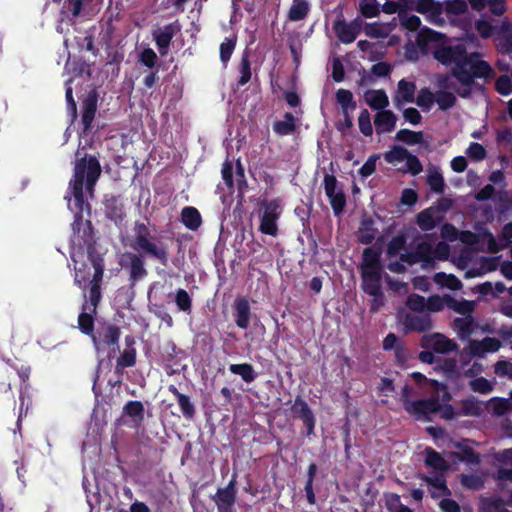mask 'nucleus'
I'll return each mask as SVG.
<instances>
[{
	"label": "nucleus",
	"instance_id": "603ef678",
	"mask_svg": "<svg viewBox=\"0 0 512 512\" xmlns=\"http://www.w3.org/2000/svg\"><path fill=\"white\" fill-rule=\"evenodd\" d=\"M481 512H507L504 509V504L500 500H487L484 501L481 507Z\"/></svg>",
	"mask_w": 512,
	"mask_h": 512
},
{
	"label": "nucleus",
	"instance_id": "ddd939ff",
	"mask_svg": "<svg viewBox=\"0 0 512 512\" xmlns=\"http://www.w3.org/2000/svg\"><path fill=\"white\" fill-rule=\"evenodd\" d=\"M501 347V342L494 337H485L482 340H472L465 348L470 355L484 357L487 353H495Z\"/></svg>",
	"mask_w": 512,
	"mask_h": 512
},
{
	"label": "nucleus",
	"instance_id": "7c9ffc66",
	"mask_svg": "<svg viewBox=\"0 0 512 512\" xmlns=\"http://www.w3.org/2000/svg\"><path fill=\"white\" fill-rule=\"evenodd\" d=\"M449 302H450L449 295H445V296L434 295L427 299L425 306L429 311L438 312V311L443 310L445 307H449Z\"/></svg>",
	"mask_w": 512,
	"mask_h": 512
},
{
	"label": "nucleus",
	"instance_id": "f3484780",
	"mask_svg": "<svg viewBox=\"0 0 512 512\" xmlns=\"http://www.w3.org/2000/svg\"><path fill=\"white\" fill-rule=\"evenodd\" d=\"M439 211L436 208H428L420 212L417 216V223L422 230H431L438 220Z\"/></svg>",
	"mask_w": 512,
	"mask_h": 512
},
{
	"label": "nucleus",
	"instance_id": "39448f33",
	"mask_svg": "<svg viewBox=\"0 0 512 512\" xmlns=\"http://www.w3.org/2000/svg\"><path fill=\"white\" fill-rule=\"evenodd\" d=\"M379 257V252L372 248H366L363 252L361 265L363 288L372 296H377L380 292L382 270Z\"/></svg>",
	"mask_w": 512,
	"mask_h": 512
},
{
	"label": "nucleus",
	"instance_id": "9d476101",
	"mask_svg": "<svg viewBox=\"0 0 512 512\" xmlns=\"http://www.w3.org/2000/svg\"><path fill=\"white\" fill-rule=\"evenodd\" d=\"M281 207L277 201L264 203L260 212V231L270 236L278 232L277 221L281 215Z\"/></svg>",
	"mask_w": 512,
	"mask_h": 512
},
{
	"label": "nucleus",
	"instance_id": "f704fd0d",
	"mask_svg": "<svg viewBox=\"0 0 512 512\" xmlns=\"http://www.w3.org/2000/svg\"><path fill=\"white\" fill-rule=\"evenodd\" d=\"M427 182L433 191L441 192L443 190L444 180L441 173L436 168L428 169Z\"/></svg>",
	"mask_w": 512,
	"mask_h": 512
},
{
	"label": "nucleus",
	"instance_id": "a19ab883",
	"mask_svg": "<svg viewBox=\"0 0 512 512\" xmlns=\"http://www.w3.org/2000/svg\"><path fill=\"white\" fill-rule=\"evenodd\" d=\"M396 138L399 141L413 145V144H417V143L421 142L422 134L418 133V132L409 131V130H400L399 132H397Z\"/></svg>",
	"mask_w": 512,
	"mask_h": 512
},
{
	"label": "nucleus",
	"instance_id": "bf43d9fd",
	"mask_svg": "<svg viewBox=\"0 0 512 512\" xmlns=\"http://www.w3.org/2000/svg\"><path fill=\"white\" fill-rule=\"evenodd\" d=\"M386 506L391 512H398L405 507L401 504L399 496L395 494L386 497Z\"/></svg>",
	"mask_w": 512,
	"mask_h": 512
},
{
	"label": "nucleus",
	"instance_id": "423d86ee",
	"mask_svg": "<svg viewBox=\"0 0 512 512\" xmlns=\"http://www.w3.org/2000/svg\"><path fill=\"white\" fill-rule=\"evenodd\" d=\"M459 239L462 243L473 245L481 243L487 246V250L491 253H496L505 248L508 242L512 239V222L504 226L501 234V243H497L492 233L483 231L477 235L471 232H461Z\"/></svg>",
	"mask_w": 512,
	"mask_h": 512
},
{
	"label": "nucleus",
	"instance_id": "e2e57ef3",
	"mask_svg": "<svg viewBox=\"0 0 512 512\" xmlns=\"http://www.w3.org/2000/svg\"><path fill=\"white\" fill-rule=\"evenodd\" d=\"M377 157H370L360 168L359 173L362 177L370 176L376 169Z\"/></svg>",
	"mask_w": 512,
	"mask_h": 512
},
{
	"label": "nucleus",
	"instance_id": "0eeeda50",
	"mask_svg": "<svg viewBox=\"0 0 512 512\" xmlns=\"http://www.w3.org/2000/svg\"><path fill=\"white\" fill-rule=\"evenodd\" d=\"M470 256L471 251L467 249L460 257L453 258V263L458 268L466 270L467 278L482 276L488 272L495 270L498 266V259L495 257H482L478 261H476L472 266H470Z\"/></svg>",
	"mask_w": 512,
	"mask_h": 512
},
{
	"label": "nucleus",
	"instance_id": "f03ea898",
	"mask_svg": "<svg viewBox=\"0 0 512 512\" xmlns=\"http://www.w3.org/2000/svg\"><path fill=\"white\" fill-rule=\"evenodd\" d=\"M101 174L99 162L94 157L83 158L75 165L74 178L70 182L72 197H65L68 208L74 212L73 229L79 239L87 241L92 234L89 220H84V214H89L88 199L92 197L93 187Z\"/></svg>",
	"mask_w": 512,
	"mask_h": 512
},
{
	"label": "nucleus",
	"instance_id": "c9c22d12",
	"mask_svg": "<svg viewBox=\"0 0 512 512\" xmlns=\"http://www.w3.org/2000/svg\"><path fill=\"white\" fill-rule=\"evenodd\" d=\"M499 461L503 462L507 466H511L510 469L503 468L499 471L500 479H509L512 480V449L506 450L499 454Z\"/></svg>",
	"mask_w": 512,
	"mask_h": 512
},
{
	"label": "nucleus",
	"instance_id": "4c0bfd02",
	"mask_svg": "<svg viewBox=\"0 0 512 512\" xmlns=\"http://www.w3.org/2000/svg\"><path fill=\"white\" fill-rule=\"evenodd\" d=\"M474 302L468 300H454L450 297L449 307L459 314H470L474 310Z\"/></svg>",
	"mask_w": 512,
	"mask_h": 512
},
{
	"label": "nucleus",
	"instance_id": "e433bc0d",
	"mask_svg": "<svg viewBox=\"0 0 512 512\" xmlns=\"http://www.w3.org/2000/svg\"><path fill=\"white\" fill-rule=\"evenodd\" d=\"M425 462L428 466L436 470H444L447 468L446 461L437 452L431 449L426 450Z\"/></svg>",
	"mask_w": 512,
	"mask_h": 512
},
{
	"label": "nucleus",
	"instance_id": "c03bdc74",
	"mask_svg": "<svg viewBox=\"0 0 512 512\" xmlns=\"http://www.w3.org/2000/svg\"><path fill=\"white\" fill-rule=\"evenodd\" d=\"M435 101L440 109H448L454 104L455 97L450 92H439L435 95Z\"/></svg>",
	"mask_w": 512,
	"mask_h": 512
},
{
	"label": "nucleus",
	"instance_id": "13d9d810",
	"mask_svg": "<svg viewBox=\"0 0 512 512\" xmlns=\"http://www.w3.org/2000/svg\"><path fill=\"white\" fill-rule=\"evenodd\" d=\"M176 303L181 310H188L191 304V299L188 293L184 290H179L176 295Z\"/></svg>",
	"mask_w": 512,
	"mask_h": 512
},
{
	"label": "nucleus",
	"instance_id": "5701e85b",
	"mask_svg": "<svg viewBox=\"0 0 512 512\" xmlns=\"http://www.w3.org/2000/svg\"><path fill=\"white\" fill-rule=\"evenodd\" d=\"M296 127V120L293 115L286 113L283 119L274 123L273 129L279 135H288L293 133Z\"/></svg>",
	"mask_w": 512,
	"mask_h": 512
},
{
	"label": "nucleus",
	"instance_id": "a878e982",
	"mask_svg": "<svg viewBox=\"0 0 512 512\" xmlns=\"http://www.w3.org/2000/svg\"><path fill=\"white\" fill-rule=\"evenodd\" d=\"M144 407L141 402L131 401L124 407V415L130 417L134 424H138L143 419Z\"/></svg>",
	"mask_w": 512,
	"mask_h": 512
},
{
	"label": "nucleus",
	"instance_id": "cd10ccee",
	"mask_svg": "<svg viewBox=\"0 0 512 512\" xmlns=\"http://www.w3.org/2000/svg\"><path fill=\"white\" fill-rule=\"evenodd\" d=\"M454 327L461 338H467L473 333L474 330L473 319L470 316L457 318L454 321Z\"/></svg>",
	"mask_w": 512,
	"mask_h": 512
},
{
	"label": "nucleus",
	"instance_id": "69168bd1",
	"mask_svg": "<svg viewBox=\"0 0 512 512\" xmlns=\"http://www.w3.org/2000/svg\"><path fill=\"white\" fill-rule=\"evenodd\" d=\"M302 412H303V415H302L303 421L308 428V432L311 433L313 431V428L315 425L314 416L311 413V411L308 409L306 404L302 405Z\"/></svg>",
	"mask_w": 512,
	"mask_h": 512
},
{
	"label": "nucleus",
	"instance_id": "052dcab7",
	"mask_svg": "<svg viewBox=\"0 0 512 512\" xmlns=\"http://www.w3.org/2000/svg\"><path fill=\"white\" fill-rule=\"evenodd\" d=\"M140 60L144 65L153 67L157 60V55L152 49L148 48L141 53Z\"/></svg>",
	"mask_w": 512,
	"mask_h": 512
},
{
	"label": "nucleus",
	"instance_id": "2f4dec72",
	"mask_svg": "<svg viewBox=\"0 0 512 512\" xmlns=\"http://www.w3.org/2000/svg\"><path fill=\"white\" fill-rule=\"evenodd\" d=\"M229 370L233 374L239 375L245 382H251L255 378L253 368L250 364H232Z\"/></svg>",
	"mask_w": 512,
	"mask_h": 512
},
{
	"label": "nucleus",
	"instance_id": "dca6fc26",
	"mask_svg": "<svg viewBox=\"0 0 512 512\" xmlns=\"http://www.w3.org/2000/svg\"><path fill=\"white\" fill-rule=\"evenodd\" d=\"M396 117L391 111L383 110L375 118V127L378 133L389 132L394 129Z\"/></svg>",
	"mask_w": 512,
	"mask_h": 512
},
{
	"label": "nucleus",
	"instance_id": "9b49d317",
	"mask_svg": "<svg viewBox=\"0 0 512 512\" xmlns=\"http://www.w3.org/2000/svg\"><path fill=\"white\" fill-rule=\"evenodd\" d=\"M324 188L334 213L339 215L346 202L342 188L338 185L336 178L331 175L325 176Z\"/></svg>",
	"mask_w": 512,
	"mask_h": 512
},
{
	"label": "nucleus",
	"instance_id": "a18cd8bd",
	"mask_svg": "<svg viewBox=\"0 0 512 512\" xmlns=\"http://www.w3.org/2000/svg\"><path fill=\"white\" fill-rule=\"evenodd\" d=\"M358 125H359L361 132L364 135L369 136L372 134L373 129H372V125H371L370 115L367 110H363L360 113L359 118H358Z\"/></svg>",
	"mask_w": 512,
	"mask_h": 512
},
{
	"label": "nucleus",
	"instance_id": "c756f323",
	"mask_svg": "<svg viewBox=\"0 0 512 512\" xmlns=\"http://www.w3.org/2000/svg\"><path fill=\"white\" fill-rule=\"evenodd\" d=\"M309 7L305 0H294L289 11V18L292 21L302 20L308 13Z\"/></svg>",
	"mask_w": 512,
	"mask_h": 512
},
{
	"label": "nucleus",
	"instance_id": "79ce46f5",
	"mask_svg": "<svg viewBox=\"0 0 512 512\" xmlns=\"http://www.w3.org/2000/svg\"><path fill=\"white\" fill-rule=\"evenodd\" d=\"M494 383L492 381H489L483 377L476 378L470 382L471 388L476 391L483 394L489 393L493 390Z\"/></svg>",
	"mask_w": 512,
	"mask_h": 512
},
{
	"label": "nucleus",
	"instance_id": "473e14b6",
	"mask_svg": "<svg viewBox=\"0 0 512 512\" xmlns=\"http://www.w3.org/2000/svg\"><path fill=\"white\" fill-rule=\"evenodd\" d=\"M118 330L112 326L105 329L104 341H98L95 336H92L95 347L98 351L104 348V344L111 346L114 345L118 340Z\"/></svg>",
	"mask_w": 512,
	"mask_h": 512
},
{
	"label": "nucleus",
	"instance_id": "bb28decb",
	"mask_svg": "<svg viewBox=\"0 0 512 512\" xmlns=\"http://www.w3.org/2000/svg\"><path fill=\"white\" fill-rule=\"evenodd\" d=\"M182 221L189 229H196L201 223L199 212L193 207H186L182 211Z\"/></svg>",
	"mask_w": 512,
	"mask_h": 512
},
{
	"label": "nucleus",
	"instance_id": "2eb2a0df",
	"mask_svg": "<svg viewBox=\"0 0 512 512\" xmlns=\"http://www.w3.org/2000/svg\"><path fill=\"white\" fill-rule=\"evenodd\" d=\"M235 322L238 327L246 329L250 321V307L246 299H240L235 304Z\"/></svg>",
	"mask_w": 512,
	"mask_h": 512
},
{
	"label": "nucleus",
	"instance_id": "20e7f679",
	"mask_svg": "<svg viewBox=\"0 0 512 512\" xmlns=\"http://www.w3.org/2000/svg\"><path fill=\"white\" fill-rule=\"evenodd\" d=\"M75 262V281L80 286L89 283L90 287V305L84 306V311L79 315L78 324L83 333L91 334L93 329V317L97 303L100 298L99 283L103 276V260L100 256H95L93 252L89 255V265L79 263L74 257Z\"/></svg>",
	"mask_w": 512,
	"mask_h": 512
},
{
	"label": "nucleus",
	"instance_id": "0e129e2a",
	"mask_svg": "<svg viewBox=\"0 0 512 512\" xmlns=\"http://www.w3.org/2000/svg\"><path fill=\"white\" fill-rule=\"evenodd\" d=\"M461 481L464 486L472 489H477L482 485V479L474 475H464Z\"/></svg>",
	"mask_w": 512,
	"mask_h": 512
},
{
	"label": "nucleus",
	"instance_id": "774afa93",
	"mask_svg": "<svg viewBox=\"0 0 512 512\" xmlns=\"http://www.w3.org/2000/svg\"><path fill=\"white\" fill-rule=\"evenodd\" d=\"M476 28L482 37H489L492 35L493 27L487 21L480 20L476 23Z\"/></svg>",
	"mask_w": 512,
	"mask_h": 512
},
{
	"label": "nucleus",
	"instance_id": "4d7b16f0",
	"mask_svg": "<svg viewBox=\"0 0 512 512\" xmlns=\"http://www.w3.org/2000/svg\"><path fill=\"white\" fill-rule=\"evenodd\" d=\"M401 22L409 30H416L420 25V19L414 15L400 14Z\"/></svg>",
	"mask_w": 512,
	"mask_h": 512
},
{
	"label": "nucleus",
	"instance_id": "6e6552de",
	"mask_svg": "<svg viewBox=\"0 0 512 512\" xmlns=\"http://www.w3.org/2000/svg\"><path fill=\"white\" fill-rule=\"evenodd\" d=\"M385 160L398 167L403 172L417 175L422 171V165L418 158L407 152L406 149L396 146L385 154Z\"/></svg>",
	"mask_w": 512,
	"mask_h": 512
},
{
	"label": "nucleus",
	"instance_id": "6ab92c4d",
	"mask_svg": "<svg viewBox=\"0 0 512 512\" xmlns=\"http://www.w3.org/2000/svg\"><path fill=\"white\" fill-rule=\"evenodd\" d=\"M452 446L456 449L453 453L456 454L461 461L474 463L478 461V455L474 453L467 440L461 442H454Z\"/></svg>",
	"mask_w": 512,
	"mask_h": 512
},
{
	"label": "nucleus",
	"instance_id": "f8f14e48",
	"mask_svg": "<svg viewBox=\"0 0 512 512\" xmlns=\"http://www.w3.org/2000/svg\"><path fill=\"white\" fill-rule=\"evenodd\" d=\"M421 346L426 350H433L437 353H448L456 348V344L443 334L434 333L424 335Z\"/></svg>",
	"mask_w": 512,
	"mask_h": 512
},
{
	"label": "nucleus",
	"instance_id": "393cba45",
	"mask_svg": "<svg viewBox=\"0 0 512 512\" xmlns=\"http://www.w3.org/2000/svg\"><path fill=\"white\" fill-rule=\"evenodd\" d=\"M434 281L440 287L450 290H458L462 287L460 280L452 274L437 273L434 276Z\"/></svg>",
	"mask_w": 512,
	"mask_h": 512
},
{
	"label": "nucleus",
	"instance_id": "338daca9",
	"mask_svg": "<svg viewBox=\"0 0 512 512\" xmlns=\"http://www.w3.org/2000/svg\"><path fill=\"white\" fill-rule=\"evenodd\" d=\"M439 507L444 512H457L459 509L458 504L449 498H442L439 502Z\"/></svg>",
	"mask_w": 512,
	"mask_h": 512
},
{
	"label": "nucleus",
	"instance_id": "ea45409f",
	"mask_svg": "<svg viewBox=\"0 0 512 512\" xmlns=\"http://www.w3.org/2000/svg\"><path fill=\"white\" fill-rule=\"evenodd\" d=\"M435 102V95L428 90H421L416 101L417 105L423 110H430Z\"/></svg>",
	"mask_w": 512,
	"mask_h": 512
},
{
	"label": "nucleus",
	"instance_id": "4468645a",
	"mask_svg": "<svg viewBox=\"0 0 512 512\" xmlns=\"http://www.w3.org/2000/svg\"><path fill=\"white\" fill-rule=\"evenodd\" d=\"M414 9L425 15L432 23L440 24L443 21L441 17L442 5L438 2H434L433 0H418L415 3Z\"/></svg>",
	"mask_w": 512,
	"mask_h": 512
},
{
	"label": "nucleus",
	"instance_id": "5fc2aeb1",
	"mask_svg": "<svg viewBox=\"0 0 512 512\" xmlns=\"http://www.w3.org/2000/svg\"><path fill=\"white\" fill-rule=\"evenodd\" d=\"M95 110H96V107L93 102L86 103L85 109L83 112V116H82V122H83L85 128H88L90 126V124L92 123L94 114H95Z\"/></svg>",
	"mask_w": 512,
	"mask_h": 512
},
{
	"label": "nucleus",
	"instance_id": "7ed1b4c3",
	"mask_svg": "<svg viewBox=\"0 0 512 512\" xmlns=\"http://www.w3.org/2000/svg\"><path fill=\"white\" fill-rule=\"evenodd\" d=\"M413 380L419 385L423 393H431L429 400H420L411 402V389L405 386L402 391L401 401L405 410L415 418H421L428 413L439 412L442 418L452 419L454 417L453 408L448 404L450 395L446 386L437 381L427 379L423 374L414 372L411 374Z\"/></svg>",
	"mask_w": 512,
	"mask_h": 512
},
{
	"label": "nucleus",
	"instance_id": "58836bf2",
	"mask_svg": "<svg viewBox=\"0 0 512 512\" xmlns=\"http://www.w3.org/2000/svg\"><path fill=\"white\" fill-rule=\"evenodd\" d=\"M360 11L367 18L376 17L379 13L377 0H361Z\"/></svg>",
	"mask_w": 512,
	"mask_h": 512
},
{
	"label": "nucleus",
	"instance_id": "49530a36",
	"mask_svg": "<svg viewBox=\"0 0 512 512\" xmlns=\"http://www.w3.org/2000/svg\"><path fill=\"white\" fill-rule=\"evenodd\" d=\"M234 502V492L232 488L221 490L217 494V504L219 507L230 506Z\"/></svg>",
	"mask_w": 512,
	"mask_h": 512
},
{
	"label": "nucleus",
	"instance_id": "6e6d98bb",
	"mask_svg": "<svg viewBox=\"0 0 512 512\" xmlns=\"http://www.w3.org/2000/svg\"><path fill=\"white\" fill-rule=\"evenodd\" d=\"M496 89L502 95H508L512 91V83L509 77L502 76L496 82Z\"/></svg>",
	"mask_w": 512,
	"mask_h": 512
},
{
	"label": "nucleus",
	"instance_id": "a211bd4d",
	"mask_svg": "<svg viewBox=\"0 0 512 512\" xmlns=\"http://www.w3.org/2000/svg\"><path fill=\"white\" fill-rule=\"evenodd\" d=\"M335 30L337 33L338 38L344 42V43H351L353 42L359 32V26L358 25H348L343 22H338L335 25Z\"/></svg>",
	"mask_w": 512,
	"mask_h": 512
},
{
	"label": "nucleus",
	"instance_id": "3c124183",
	"mask_svg": "<svg viewBox=\"0 0 512 512\" xmlns=\"http://www.w3.org/2000/svg\"><path fill=\"white\" fill-rule=\"evenodd\" d=\"M235 48V41L233 39H225V41L220 45V57L221 60L226 63Z\"/></svg>",
	"mask_w": 512,
	"mask_h": 512
},
{
	"label": "nucleus",
	"instance_id": "f257e3e1",
	"mask_svg": "<svg viewBox=\"0 0 512 512\" xmlns=\"http://www.w3.org/2000/svg\"><path fill=\"white\" fill-rule=\"evenodd\" d=\"M421 41L424 49L431 51L437 61L451 67L453 77L464 86H468L474 77L489 74L488 64L479 61L474 53L468 54L462 41L447 40L432 30L423 31Z\"/></svg>",
	"mask_w": 512,
	"mask_h": 512
},
{
	"label": "nucleus",
	"instance_id": "412c9836",
	"mask_svg": "<svg viewBox=\"0 0 512 512\" xmlns=\"http://www.w3.org/2000/svg\"><path fill=\"white\" fill-rule=\"evenodd\" d=\"M415 85L412 82L401 80L395 97L397 104L411 103L414 100Z\"/></svg>",
	"mask_w": 512,
	"mask_h": 512
},
{
	"label": "nucleus",
	"instance_id": "b1692460",
	"mask_svg": "<svg viewBox=\"0 0 512 512\" xmlns=\"http://www.w3.org/2000/svg\"><path fill=\"white\" fill-rule=\"evenodd\" d=\"M433 498L444 497L449 494L445 481L441 476L425 479Z\"/></svg>",
	"mask_w": 512,
	"mask_h": 512
},
{
	"label": "nucleus",
	"instance_id": "680f3d73",
	"mask_svg": "<svg viewBox=\"0 0 512 512\" xmlns=\"http://www.w3.org/2000/svg\"><path fill=\"white\" fill-rule=\"evenodd\" d=\"M418 196L413 189H404L401 195V203L403 205H414L417 202Z\"/></svg>",
	"mask_w": 512,
	"mask_h": 512
},
{
	"label": "nucleus",
	"instance_id": "864d4df0",
	"mask_svg": "<svg viewBox=\"0 0 512 512\" xmlns=\"http://www.w3.org/2000/svg\"><path fill=\"white\" fill-rule=\"evenodd\" d=\"M467 155L474 160H482L485 155V149L478 143H472L467 149Z\"/></svg>",
	"mask_w": 512,
	"mask_h": 512
},
{
	"label": "nucleus",
	"instance_id": "8fccbe9b",
	"mask_svg": "<svg viewBox=\"0 0 512 512\" xmlns=\"http://www.w3.org/2000/svg\"><path fill=\"white\" fill-rule=\"evenodd\" d=\"M495 373L500 377H508L512 379V362L498 361L495 364Z\"/></svg>",
	"mask_w": 512,
	"mask_h": 512
},
{
	"label": "nucleus",
	"instance_id": "1a4fd4ad",
	"mask_svg": "<svg viewBox=\"0 0 512 512\" xmlns=\"http://www.w3.org/2000/svg\"><path fill=\"white\" fill-rule=\"evenodd\" d=\"M449 256V246L440 242L435 248L429 243L423 242L419 245L417 253L414 256H404L402 255L401 259L408 264H412L417 261H423L429 263L431 260H445Z\"/></svg>",
	"mask_w": 512,
	"mask_h": 512
},
{
	"label": "nucleus",
	"instance_id": "09e8293b",
	"mask_svg": "<svg viewBox=\"0 0 512 512\" xmlns=\"http://www.w3.org/2000/svg\"><path fill=\"white\" fill-rule=\"evenodd\" d=\"M358 237L362 243H370L375 237V231L369 223H363L359 229Z\"/></svg>",
	"mask_w": 512,
	"mask_h": 512
},
{
	"label": "nucleus",
	"instance_id": "72a5a7b5",
	"mask_svg": "<svg viewBox=\"0 0 512 512\" xmlns=\"http://www.w3.org/2000/svg\"><path fill=\"white\" fill-rule=\"evenodd\" d=\"M336 99L341 105L345 114L355 109V103L353 101V95L350 91L340 89L336 93Z\"/></svg>",
	"mask_w": 512,
	"mask_h": 512
},
{
	"label": "nucleus",
	"instance_id": "de8ad7c7",
	"mask_svg": "<svg viewBox=\"0 0 512 512\" xmlns=\"http://www.w3.org/2000/svg\"><path fill=\"white\" fill-rule=\"evenodd\" d=\"M467 6L463 0H453L447 3V14L452 17L453 15H460L466 12Z\"/></svg>",
	"mask_w": 512,
	"mask_h": 512
},
{
	"label": "nucleus",
	"instance_id": "4be33fe9",
	"mask_svg": "<svg viewBox=\"0 0 512 512\" xmlns=\"http://www.w3.org/2000/svg\"><path fill=\"white\" fill-rule=\"evenodd\" d=\"M469 2L477 10H481L488 5L491 12L496 15H501L506 10L505 0H469Z\"/></svg>",
	"mask_w": 512,
	"mask_h": 512
},
{
	"label": "nucleus",
	"instance_id": "37998d69",
	"mask_svg": "<svg viewBox=\"0 0 512 512\" xmlns=\"http://www.w3.org/2000/svg\"><path fill=\"white\" fill-rule=\"evenodd\" d=\"M490 408L496 415H503L510 409L508 399L496 398L490 401Z\"/></svg>",
	"mask_w": 512,
	"mask_h": 512
},
{
	"label": "nucleus",
	"instance_id": "c85d7f7f",
	"mask_svg": "<svg viewBox=\"0 0 512 512\" xmlns=\"http://www.w3.org/2000/svg\"><path fill=\"white\" fill-rule=\"evenodd\" d=\"M393 27L391 24H383V23H372L367 24L364 28L366 35L375 38L386 37L391 31Z\"/></svg>",
	"mask_w": 512,
	"mask_h": 512
},
{
	"label": "nucleus",
	"instance_id": "aec40b11",
	"mask_svg": "<svg viewBox=\"0 0 512 512\" xmlns=\"http://www.w3.org/2000/svg\"><path fill=\"white\" fill-rule=\"evenodd\" d=\"M364 99L373 109H383L389 103L386 93L382 90H369L365 93Z\"/></svg>",
	"mask_w": 512,
	"mask_h": 512
}]
</instances>
